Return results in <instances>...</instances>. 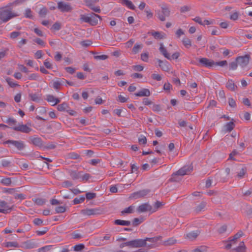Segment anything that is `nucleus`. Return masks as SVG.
I'll list each match as a JSON object with an SVG mask.
<instances>
[{"instance_id": "43", "label": "nucleus", "mask_w": 252, "mask_h": 252, "mask_svg": "<svg viewBox=\"0 0 252 252\" xmlns=\"http://www.w3.org/2000/svg\"><path fill=\"white\" fill-rule=\"evenodd\" d=\"M142 44H138L136 43L134 45L133 49H132V52L134 54H136L137 53L139 52V50L142 48Z\"/></svg>"}, {"instance_id": "3", "label": "nucleus", "mask_w": 252, "mask_h": 252, "mask_svg": "<svg viewBox=\"0 0 252 252\" xmlns=\"http://www.w3.org/2000/svg\"><path fill=\"white\" fill-rule=\"evenodd\" d=\"M104 211L103 209L101 208H96L82 210L81 213L83 215L95 216L103 214L104 213Z\"/></svg>"}, {"instance_id": "55", "label": "nucleus", "mask_w": 252, "mask_h": 252, "mask_svg": "<svg viewBox=\"0 0 252 252\" xmlns=\"http://www.w3.org/2000/svg\"><path fill=\"white\" fill-rule=\"evenodd\" d=\"M191 9V7L188 5H184L180 8V12L181 13H185L186 12H188L190 11Z\"/></svg>"}, {"instance_id": "6", "label": "nucleus", "mask_w": 252, "mask_h": 252, "mask_svg": "<svg viewBox=\"0 0 252 252\" xmlns=\"http://www.w3.org/2000/svg\"><path fill=\"white\" fill-rule=\"evenodd\" d=\"M150 191L151 190L149 189L140 190L132 193L129 197L134 199L144 197L147 195Z\"/></svg>"}, {"instance_id": "60", "label": "nucleus", "mask_w": 252, "mask_h": 252, "mask_svg": "<svg viewBox=\"0 0 252 252\" xmlns=\"http://www.w3.org/2000/svg\"><path fill=\"white\" fill-rule=\"evenodd\" d=\"M92 41L90 40H86L82 41L81 44L84 47H88L92 44Z\"/></svg>"}, {"instance_id": "5", "label": "nucleus", "mask_w": 252, "mask_h": 252, "mask_svg": "<svg viewBox=\"0 0 252 252\" xmlns=\"http://www.w3.org/2000/svg\"><path fill=\"white\" fill-rule=\"evenodd\" d=\"M250 56L248 54L243 56H239L236 58L238 64L242 67L245 68L249 64Z\"/></svg>"}, {"instance_id": "18", "label": "nucleus", "mask_w": 252, "mask_h": 252, "mask_svg": "<svg viewBox=\"0 0 252 252\" xmlns=\"http://www.w3.org/2000/svg\"><path fill=\"white\" fill-rule=\"evenodd\" d=\"M82 173V172H77L75 170L69 171V174L70 176L74 180L80 178L81 177Z\"/></svg>"}, {"instance_id": "2", "label": "nucleus", "mask_w": 252, "mask_h": 252, "mask_svg": "<svg viewBox=\"0 0 252 252\" xmlns=\"http://www.w3.org/2000/svg\"><path fill=\"white\" fill-rule=\"evenodd\" d=\"M192 170V167L189 166H184L175 173H174L172 175V178L170 179L171 181L177 182V180L174 177V176L180 175L184 176L186 174H189Z\"/></svg>"}, {"instance_id": "9", "label": "nucleus", "mask_w": 252, "mask_h": 252, "mask_svg": "<svg viewBox=\"0 0 252 252\" xmlns=\"http://www.w3.org/2000/svg\"><path fill=\"white\" fill-rule=\"evenodd\" d=\"M130 247L132 248H138L146 246V242L144 239H135L130 241Z\"/></svg>"}, {"instance_id": "46", "label": "nucleus", "mask_w": 252, "mask_h": 252, "mask_svg": "<svg viewBox=\"0 0 252 252\" xmlns=\"http://www.w3.org/2000/svg\"><path fill=\"white\" fill-rule=\"evenodd\" d=\"M6 81L8 84L10 86L11 88H14L16 86H19L18 84L14 83L12 81V79L10 78H7L6 79Z\"/></svg>"}, {"instance_id": "4", "label": "nucleus", "mask_w": 252, "mask_h": 252, "mask_svg": "<svg viewBox=\"0 0 252 252\" xmlns=\"http://www.w3.org/2000/svg\"><path fill=\"white\" fill-rule=\"evenodd\" d=\"M5 144H11L13 146H14L17 150L19 151L23 150L25 147L26 145L24 142L22 141H16V140H8L4 142Z\"/></svg>"}, {"instance_id": "20", "label": "nucleus", "mask_w": 252, "mask_h": 252, "mask_svg": "<svg viewBox=\"0 0 252 252\" xmlns=\"http://www.w3.org/2000/svg\"><path fill=\"white\" fill-rule=\"evenodd\" d=\"M114 224L119 225L129 226L130 225L131 222L129 220H116L114 221Z\"/></svg>"}, {"instance_id": "19", "label": "nucleus", "mask_w": 252, "mask_h": 252, "mask_svg": "<svg viewBox=\"0 0 252 252\" xmlns=\"http://www.w3.org/2000/svg\"><path fill=\"white\" fill-rule=\"evenodd\" d=\"M160 46L159 47V51L160 53L168 60H171V58L170 56V54L167 52V50L165 48L163 47V45L162 44H160Z\"/></svg>"}, {"instance_id": "30", "label": "nucleus", "mask_w": 252, "mask_h": 252, "mask_svg": "<svg viewBox=\"0 0 252 252\" xmlns=\"http://www.w3.org/2000/svg\"><path fill=\"white\" fill-rule=\"evenodd\" d=\"M243 235V232L241 231H240L234 235V236L233 237V238L231 239V238H230V241H231V242H233L234 244H235L238 238L242 237Z\"/></svg>"}, {"instance_id": "12", "label": "nucleus", "mask_w": 252, "mask_h": 252, "mask_svg": "<svg viewBox=\"0 0 252 252\" xmlns=\"http://www.w3.org/2000/svg\"><path fill=\"white\" fill-rule=\"evenodd\" d=\"M101 20V17L93 12L90 13V23L92 26H95L98 23V19Z\"/></svg>"}, {"instance_id": "40", "label": "nucleus", "mask_w": 252, "mask_h": 252, "mask_svg": "<svg viewBox=\"0 0 252 252\" xmlns=\"http://www.w3.org/2000/svg\"><path fill=\"white\" fill-rule=\"evenodd\" d=\"M182 42L184 46L187 48H189L191 46V40L187 37L184 38Z\"/></svg>"}, {"instance_id": "15", "label": "nucleus", "mask_w": 252, "mask_h": 252, "mask_svg": "<svg viewBox=\"0 0 252 252\" xmlns=\"http://www.w3.org/2000/svg\"><path fill=\"white\" fill-rule=\"evenodd\" d=\"M235 126V124L233 122H230L226 124L223 126L222 131L224 133L231 131Z\"/></svg>"}, {"instance_id": "62", "label": "nucleus", "mask_w": 252, "mask_h": 252, "mask_svg": "<svg viewBox=\"0 0 252 252\" xmlns=\"http://www.w3.org/2000/svg\"><path fill=\"white\" fill-rule=\"evenodd\" d=\"M25 16L26 18H30V19H32L33 18V16H32V11H31V9L27 8L26 10V12H25Z\"/></svg>"}, {"instance_id": "16", "label": "nucleus", "mask_w": 252, "mask_h": 252, "mask_svg": "<svg viewBox=\"0 0 252 252\" xmlns=\"http://www.w3.org/2000/svg\"><path fill=\"white\" fill-rule=\"evenodd\" d=\"M150 94V90L146 88H143L140 91L134 94V95L136 96H149Z\"/></svg>"}, {"instance_id": "32", "label": "nucleus", "mask_w": 252, "mask_h": 252, "mask_svg": "<svg viewBox=\"0 0 252 252\" xmlns=\"http://www.w3.org/2000/svg\"><path fill=\"white\" fill-rule=\"evenodd\" d=\"M161 9V13L163 14L165 18L170 16V11L167 6H162Z\"/></svg>"}, {"instance_id": "27", "label": "nucleus", "mask_w": 252, "mask_h": 252, "mask_svg": "<svg viewBox=\"0 0 252 252\" xmlns=\"http://www.w3.org/2000/svg\"><path fill=\"white\" fill-rule=\"evenodd\" d=\"M165 203L163 202L157 201L154 204V209L153 210L152 209V212H156L158 209L160 208Z\"/></svg>"}, {"instance_id": "7", "label": "nucleus", "mask_w": 252, "mask_h": 252, "mask_svg": "<svg viewBox=\"0 0 252 252\" xmlns=\"http://www.w3.org/2000/svg\"><path fill=\"white\" fill-rule=\"evenodd\" d=\"M58 8L62 12H68L72 9L69 3L63 1H59L58 3Z\"/></svg>"}, {"instance_id": "64", "label": "nucleus", "mask_w": 252, "mask_h": 252, "mask_svg": "<svg viewBox=\"0 0 252 252\" xmlns=\"http://www.w3.org/2000/svg\"><path fill=\"white\" fill-rule=\"evenodd\" d=\"M156 13H157V16H158V18L161 21H165L166 19L164 17V16L163 15V14L161 13V11L160 12L159 10L157 11Z\"/></svg>"}, {"instance_id": "61", "label": "nucleus", "mask_w": 252, "mask_h": 252, "mask_svg": "<svg viewBox=\"0 0 252 252\" xmlns=\"http://www.w3.org/2000/svg\"><path fill=\"white\" fill-rule=\"evenodd\" d=\"M86 197L88 200H91L94 198L96 197V193L88 192L86 194Z\"/></svg>"}, {"instance_id": "38", "label": "nucleus", "mask_w": 252, "mask_h": 252, "mask_svg": "<svg viewBox=\"0 0 252 252\" xmlns=\"http://www.w3.org/2000/svg\"><path fill=\"white\" fill-rule=\"evenodd\" d=\"M73 250L75 252H80L85 248V245L83 244H79L75 245L73 247Z\"/></svg>"}, {"instance_id": "21", "label": "nucleus", "mask_w": 252, "mask_h": 252, "mask_svg": "<svg viewBox=\"0 0 252 252\" xmlns=\"http://www.w3.org/2000/svg\"><path fill=\"white\" fill-rule=\"evenodd\" d=\"M3 246L6 248H10V247L20 248V246L16 241L7 242L4 243L3 244Z\"/></svg>"}, {"instance_id": "49", "label": "nucleus", "mask_w": 252, "mask_h": 252, "mask_svg": "<svg viewBox=\"0 0 252 252\" xmlns=\"http://www.w3.org/2000/svg\"><path fill=\"white\" fill-rule=\"evenodd\" d=\"M133 206H130L128 208H126L125 210L121 212L122 215H124L125 213L131 214L133 213Z\"/></svg>"}, {"instance_id": "48", "label": "nucleus", "mask_w": 252, "mask_h": 252, "mask_svg": "<svg viewBox=\"0 0 252 252\" xmlns=\"http://www.w3.org/2000/svg\"><path fill=\"white\" fill-rule=\"evenodd\" d=\"M29 96L31 98V100L33 101L38 102L40 100V98L36 94H30Z\"/></svg>"}, {"instance_id": "47", "label": "nucleus", "mask_w": 252, "mask_h": 252, "mask_svg": "<svg viewBox=\"0 0 252 252\" xmlns=\"http://www.w3.org/2000/svg\"><path fill=\"white\" fill-rule=\"evenodd\" d=\"M245 246L239 245L237 248L232 249V251H235V252H245Z\"/></svg>"}, {"instance_id": "26", "label": "nucleus", "mask_w": 252, "mask_h": 252, "mask_svg": "<svg viewBox=\"0 0 252 252\" xmlns=\"http://www.w3.org/2000/svg\"><path fill=\"white\" fill-rule=\"evenodd\" d=\"M198 235L199 232L198 231H192L188 233L186 235V237L189 239L193 240L195 239L198 236Z\"/></svg>"}, {"instance_id": "35", "label": "nucleus", "mask_w": 252, "mask_h": 252, "mask_svg": "<svg viewBox=\"0 0 252 252\" xmlns=\"http://www.w3.org/2000/svg\"><path fill=\"white\" fill-rule=\"evenodd\" d=\"M208 247L206 246H201L193 250V252H206Z\"/></svg>"}, {"instance_id": "56", "label": "nucleus", "mask_w": 252, "mask_h": 252, "mask_svg": "<svg viewBox=\"0 0 252 252\" xmlns=\"http://www.w3.org/2000/svg\"><path fill=\"white\" fill-rule=\"evenodd\" d=\"M246 173V168L245 167H242L240 171L238 173L237 176L239 178H242L244 177Z\"/></svg>"}, {"instance_id": "11", "label": "nucleus", "mask_w": 252, "mask_h": 252, "mask_svg": "<svg viewBox=\"0 0 252 252\" xmlns=\"http://www.w3.org/2000/svg\"><path fill=\"white\" fill-rule=\"evenodd\" d=\"M200 64L207 67H213L215 65V62L213 60L205 58H200L199 60Z\"/></svg>"}, {"instance_id": "39", "label": "nucleus", "mask_w": 252, "mask_h": 252, "mask_svg": "<svg viewBox=\"0 0 252 252\" xmlns=\"http://www.w3.org/2000/svg\"><path fill=\"white\" fill-rule=\"evenodd\" d=\"M80 19L82 22L89 23L90 20V13L88 15H81Z\"/></svg>"}, {"instance_id": "1", "label": "nucleus", "mask_w": 252, "mask_h": 252, "mask_svg": "<svg viewBox=\"0 0 252 252\" xmlns=\"http://www.w3.org/2000/svg\"><path fill=\"white\" fill-rule=\"evenodd\" d=\"M18 16L19 14L13 11L12 8L8 5L0 8V20L2 23H6L11 19Z\"/></svg>"}, {"instance_id": "45", "label": "nucleus", "mask_w": 252, "mask_h": 252, "mask_svg": "<svg viewBox=\"0 0 252 252\" xmlns=\"http://www.w3.org/2000/svg\"><path fill=\"white\" fill-rule=\"evenodd\" d=\"M62 85L61 83V81L59 80V79H57L55 81H54L53 83V87L56 90H58L60 88V86Z\"/></svg>"}, {"instance_id": "29", "label": "nucleus", "mask_w": 252, "mask_h": 252, "mask_svg": "<svg viewBox=\"0 0 252 252\" xmlns=\"http://www.w3.org/2000/svg\"><path fill=\"white\" fill-rule=\"evenodd\" d=\"M123 1L122 3L126 5L128 8L130 9L134 10L135 6L133 4L132 2L129 0H122Z\"/></svg>"}, {"instance_id": "13", "label": "nucleus", "mask_w": 252, "mask_h": 252, "mask_svg": "<svg viewBox=\"0 0 252 252\" xmlns=\"http://www.w3.org/2000/svg\"><path fill=\"white\" fill-rule=\"evenodd\" d=\"M158 65L161 69L164 71L168 72L170 70V64L166 61H163L160 59L157 60Z\"/></svg>"}, {"instance_id": "8", "label": "nucleus", "mask_w": 252, "mask_h": 252, "mask_svg": "<svg viewBox=\"0 0 252 252\" xmlns=\"http://www.w3.org/2000/svg\"><path fill=\"white\" fill-rule=\"evenodd\" d=\"M11 128L15 131L25 133H29L32 130V129L31 127H28L26 125L23 124L19 125L18 126L11 127Z\"/></svg>"}, {"instance_id": "52", "label": "nucleus", "mask_w": 252, "mask_h": 252, "mask_svg": "<svg viewBox=\"0 0 252 252\" xmlns=\"http://www.w3.org/2000/svg\"><path fill=\"white\" fill-rule=\"evenodd\" d=\"M94 57L96 60H105L108 58V56L106 55H94Z\"/></svg>"}, {"instance_id": "28", "label": "nucleus", "mask_w": 252, "mask_h": 252, "mask_svg": "<svg viewBox=\"0 0 252 252\" xmlns=\"http://www.w3.org/2000/svg\"><path fill=\"white\" fill-rule=\"evenodd\" d=\"M161 238L162 237L161 236H158L152 238L146 237L144 239V240H145V242H146V241H149L151 243H155L157 241L160 240L161 239Z\"/></svg>"}, {"instance_id": "17", "label": "nucleus", "mask_w": 252, "mask_h": 252, "mask_svg": "<svg viewBox=\"0 0 252 252\" xmlns=\"http://www.w3.org/2000/svg\"><path fill=\"white\" fill-rule=\"evenodd\" d=\"M23 248L27 249H32L36 247V243L32 240H28L23 243Z\"/></svg>"}, {"instance_id": "63", "label": "nucleus", "mask_w": 252, "mask_h": 252, "mask_svg": "<svg viewBox=\"0 0 252 252\" xmlns=\"http://www.w3.org/2000/svg\"><path fill=\"white\" fill-rule=\"evenodd\" d=\"M227 228V226L226 224H224L220 227V228L218 230V231L220 234H222L226 231Z\"/></svg>"}, {"instance_id": "34", "label": "nucleus", "mask_w": 252, "mask_h": 252, "mask_svg": "<svg viewBox=\"0 0 252 252\" xmlns=\"http://www.w3.org/2000/svg\"><path fill=\"white\" fill-rule=\"evenodd\" d=\"M69 106L67 103L64 102L61 104L58 105L57 109L60 111H64Z\"/></svg>"}, {"instance_id": "54", "label": "nucleus", "mask_w": 252, "mask_h": 252, "mask_svg": "<svg viewBox=\"0 0 252 252\" xmlns=\"http://www.w3.org/2000/svg\"><path fill=\"white\" fill-rule=\"evenodd\" d=\"M138 142L140 144H146L147 143L146 137L144 135H141L140 137L138 138Z\"/></svg>"}, {"instance_id": "25", "label": "nucleus", "mask_w": 252, "mask_h": 252, "mask_svg": "<svg viewBox=\"0 0 252 252\" xmlns=\"http://www.w3.org/2000/svg\"><path fill=\"white\" fill-rule=\"evenodd\" d=\"M32 201L37 205L42 206L44 205L47 201L44 198H33Z\"/></svg>"}, {"instance_id": "59", "label": "nucleus", "mask_w": 252, "mask_h": 252, "mask_svg": "<svg viewBox=\"0 0 252 252\" xmlns=\"http://www.w3.org/2000/svg\"><path fill=\"white\" fill-rule=\"evenodd\" d=\"M61 28V24L59 22H56L53 24L52 29L55 31H59Z\"/></svg>"}, {"instance_id": "57", "label": "nucleus", "mask_w": 252, "mask_h": 252, "mask_svg": "<svg viewBox=\"0 0 252 252\" xmlns=\"http://www.w3.org/2000/svg\"><path fill=\"white\" fill-rule=\"evenodd\" d=\"M148 58H149V53L148 52L142 53L141 54V59L145 62H148Z\"/></svg>"}, {"instance_id": "51", "label": "nucleus", "mask_w": 252, "mask_h": 252, "mask_svg": "<svg viewBox=\"0 0 252 252\" xmlns=\"http://www.w3.org/2000/svg\"><path fill=\"white\" fill-rule=\"evenodd\" d=\"M238 63H237V61L236 60L234 62H231L229 63V69L230 70H235L236 69L237 66H238Z\"/></svg>"}, {"instance_id": "33", "label": "nucleus", "mask_w": 252, "mask_h": 252, "mask_svg": "<svg viewBox=\"0 0 252 252\" xmlns=\"http://www.w3.org/2000/svg\"><path fill=\"white\" fill-rule=\"evenodd\" d=\"M144 221V218L141 217L140 218H134L132 220V225L134 226H137Z\"/></svg>"}, {"instance_id": "22", "label": "nucleus", "mask_w": 252, "mask_h": 252, "mask_svg": "<svg viewBox=\"0 0 252 252\" xmlns=\"http://www.w3.org/2000/svg\"><path fill=\"white\" fill-rule=\"evenodd\" d=\"M226 87L230 90L232 91H234L236 88H237V86L235 84L234 81L231 80H228L227 83H226Z\"/></svg>"}, {"instance_id": "37", "label": "nucleus", "mask_w": 252, "mask_h": 252, "mask_svg": "<svg viewBox=\"0 0 252 252\" xmlns=\"http://www.w3.org/2000/svg\"><path fill=\"white\" fill-rule=\"evenodd\" d=\"M0 183L5 186H9L11 184V180L10 178H4L2 179Z\"/></svg>"}, {"instance_id": "58", "label": "nucleus", "mask_w": 252, "mask_h": 252, "mask_svg": "<svg viewBox=\"0 0 252 252\" xmlns=\"http://www.w3.org/2000/svg\"><path fill=\"white\" fill-rule=\"evenodd\" d=\"M176 240L173 239V238H171L169 239L167 241H165L164 242L165 245L168 246V245H172L176 243Z\"/></svg>"}, {"instance_id": "53", "label": "nucleus", "mask_w": 252, "mask_h": 252, "mask_svg": "<svg viewBox=\"0 0 252 252\" xmlns=\"http://www.w3.org/2000/svg\"><path fill=\"white\" fill-rule=\"evenodd\" d=\"M152 35L156 38V39H162L164 38V36L161 35L159 32H155L152 33Z\"/></svg>"}, {"instance_id": "36", "label": "nucleus", "mask_w": 252, "mask_h": 252, "mask_svg": "<svg viewBox=\"0 0 252 252\" xmlns=\"http://www.w3.org/2000/svg\"><path fill=\"white\" fill-rule=\"evenodd\" d=\"M48 10L45 7H43L39 11L38 14L40 17L44 18L47 14Z\"/></svg>"}, {"instance_id": "10", "label": "nucleus", "mask_w": 252, "mask_h": 252, "mask_svg": "<svg viewBox=\"0 0 252 252\" xmlns=\"http://www.w3.org/2000/svg\"><path fill=\"white\" fill-rule=\"evenodd\" d=\"M152 207L148 203H145L139 205L136 209V211L139 213H143L147 211H151Z\"/></svg>"}, {"instance_id": "31", "label": "nucleus", "mask_w": 252, "mask_h": 252, "mask_svg": "<svg viewBox=\"0 0 252 252\" xmlns=\"http://www.w3.org/2000/svg\"><path fill=\"white\" fill-rule=\"evenodd\" d=\"M68 156L70 159H79V160L82 159L79 154L74 152L69 153Z\"/></svg>"}, {"instance_id": "42", "label": "nucleus", "mask_w": 252, "mask_h": 252, "mask_svg": "<svg viewBox=\"0 0 252 252\" xmlns=\"http://www.w3.org/2000/svg\"><path fill=\"white\" fill-rule=\"evenodd\" d=\"M85 197L84 196H80L79 197H76L74 199L73 202L74 204H79L85 200Z\"/></svg>"}, {"instance_id": "24", "label": "nucleus", "mask_w": 252, "mask_h": 252, "mask_svg": "<svg viewBox=\"0 0 252 252\" xmlns=\"http://www.w3.org/2000/svg\"><path fill=\"white\" fill-rule=\"evenodd\" d=\"M206 205V203L204 201H202L195 208L194 211L196 213H198L202 211L205 207Z\"/></svg>"}, {"instance_id": "44", "label": "nucleus", "mask_w": 252, "mask_h": 252, "mask_svg": "<svg viewBox=\"0 0 252 252\" xmlns=\"http://www.w3.org/2000/svg\"><path fill=\"white\" fill-rule=\"evenodd\" d=\"M4 122L5 123L8 124L10 126L15 125L17 123L16 120L12 118H8Z\"/></svg>"}, {"instance_id": "23", "label": "nucleus", "mask_w": 252, "mask_h": 252, "mask_svg": "<svg viewBox=\"0 0 252 252\" xmlns=\"http://www.w3.org/2000/svg\"><path fill=\"white\" fill-rule=\"evenodd\" d=\"M0 207L3 208V210H6L7 213L10 212L12 210V208L7 205V202L4 200L0 201Z\"/></svg>"}, {"instance_id": "14", "label": "nucleus", "mask_w": 252, "mask_h": 252, "mask_svg": "<svg viewBox=\"0 0 252 252\" xmlns=\"http://www.w3.org/2000/svg\"><path fill=\"white\" fill-rule=\"evenodd\" d=\"M30 139L33 145L40 148L43 146V141L40 137L31 136Z\"/></svg>"}, {"instance_id": "50", "label": "nucleus", "mask_w": 252, "mask_h": 252, "mask_svg": "<svg viewBox=\"0 0 252 252\" xmlns=\"http://www.w3.org/2000/svg\"><path fill=\"white\" fill-rule=\"evenodd\" d=\"M66 208L64 206H60L55 208V211L57 213H62L65 212Z\"/></svg>"}, {"instance_id": "41", "label": "nucleus", "mask_w": 252, "mask_h": 252, "mask_svg": "<svg viewBox=\"0 0 252 252\" xmlns=\"http://www.w3.org/2000/svg\"><path fill=\"white\" fill-rule=\"evenodd\" d=\"M10 161H8L6 159H0V166H1L3 167H7L10 166Z\"/></svg>"}]
</instances>
